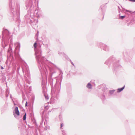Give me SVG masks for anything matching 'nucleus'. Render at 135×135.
Segmentation results:
<instances>
[{
  "mask_svg": "<svg viewBox=\"0 0 135 135\" xmlns=\"http://www.w3.org/2000/svg\"><path fill=\"white\" fill-rule=\"evenodd\" d=\"M22 69L23 71V73L24 72H25L26 73H27L26 72H27V73H28V66H26V69H25V68L24 67H22Z\"/></svg>",
  "mask_w": 135,
  "mask_h": 135,
  "instance_id": "423d86ee",
  "label": "nucleus"
},
{
  "mask_svg": "<svg viewBox=\"0 0 135 135\" xmlns=\"http://www.w3.org/2000/svg\"><path fill=\"white\" fill-rule=\"evenodd\" d=\"M1 69H3V68L1 66Z\"/></svg>",
  "mask_w": 135,
  "mask_h": 135,
  "instance_id": "cd10ccee",
  "label": "nucleus"
},
{
  "mask_svg": "<svg viewBox=\"0 0 135 135\" xmlns=\"http://www.w3.org/2000/svg\"><path fill=\"white\" fill-rule=\"evenodd\" d=\"M3 42L5 44V45H6V40H2V42L3 43Z\"/></svg>",
  "mask_w": 135,
  "mask_h": 135,
  "instance_id": "aec40b11",
  "label": "nucleus"
},
{
  "mask_svg": "<svg viewBox=\"0 0 135 135\" xmlns=\"http://www.w3.org/2000/svg\"><path fill=\"white\" fill-rule=\"evenodd\" d=\"M134 2H135V0H134Z\"/></svg>",
  "mask_w": 135,
  "mask_h": 135,
  "instance_id": "2f4dec72",
  "label": "nucleus"
},
{
  "mask_svg": "<svg viewBox=\"0 0 135 135\" xmlns=\"http://www.w3.org/2000/svg\"><path fill=\"white\" fill-rule=\"evenodd\" d=\"M60 117V116H59V118Z\"/></svg>",
  "mask_w": 135,
  "mask_h": 135,
  "instance_id": "7c9ffc66",
  "label": "nucleus"
},
{
  "mask_svg": "<svg viewBox=\"0 0 135 135\" xmlns=\"http://www.w3.org/2000/svg\"><path fill=\"white\" fill-rule=\"evenodd\" d=\"M125 87V86L124 85L121 88H118L117 89V92L118 93L120 92L121 91H122L124 89V88Z\"/></svg>",
  "mask_w": 135,
  "mask_h": 135,
  "instance_id": "6e6552de",
  "label": "nucleus"
},
{
  "mask_svg": "<svg viewBox=\"0 0 135 135\" xmlns=\"http://www.w3.org/2000/svg\"><path fill=\"white\" fill-rule=\"evenodd\" d=\"M109 60H107L105 62V64H108V63H109Z\"/></svg>",
  "mask_w": 135,
  "mask_h": 135,
  "instance_id": "dca6fc26",
  "label": "nucleus"
},
{
  "mask_svg": "<svg viewBox=\"0 0 135 135\" xmlns=\"http://www.w3.org/2000/svg\"><path fill=\"white\" fill-rule=\"evenodd\" d=\"M129 1L132 2H134V0H128Z\"/></svg>",
  "mask_w": 135,
  "mask_h": 135,
  "instance_id": "393cba45",
  "label": "nucleus"
},
{
  "mask_svg": "<svg viewBox=\"0 0 135 135\" xmlns=\"http://www.w3.org/2000/svg\"><path fill=\"white\" fill-rule=\"evenodd\" d=\"M27 102H26V104H25V106H27Z\"/></svg>",
  "mask_w": 135,
  "mask_h": 135,
  "instance_id": "b1692460",
  "label": "nucleus"
},
{
  "mask_svg": "<svg viewBox=\"0 0 135 135\" xmlns=\"http://www.w3.org/2000/svg\"><path fill=\"white\" fill-rule=\"evenodd\" d=\"M125 17V16H120L119 17V19H122L123 18H124Z\"/></svg>",
  "mask_w": 135,
  "mask_h": 135,
  "instance_id": "ddd939ff",
  "label": "nucleus"
},
{
  "mask_svg": "<svg viewBox=\"0 0 135 135\" xmlns=\"http://www.w3.org/2000/svg\"><path fill=\"white\" fill-rule=\"evenodd\" d=\"M134 12L135 13V11Z\"/></svg>",
  "mask_w": 135,
  "mask_h": 135,
  "instance_id": "72a5a7b5",
  "label": "nucleus"
},
{
  "mask_svg": "<svg viewBox=\"0 0 135 135\" xmlns=\"http://www.w3.org/2000/svg\"><path fill=\"white\" fill-rule=\"evenodd\" d=\"M125 11H126V12H130V13L131 12V11H130L128 10H125Z\"/></svg>",
  "mask_w": 135,
  "mask_h": 135,
  "instance_id": "4be33fe9",
  "label": "nucleus"
},
{
  "mask_svg": "<svg viewBox=\"0 0 135 135\" xmlns=\"http://www.w3.org/2000/svg\"><path fill=\"white\" fill-rule=\"evenodd\" d=\"M15 45L16 46V49L19 50L20 46V44L18 43H16L15 44Z\"/></svg>",
  "mask_w": 135,
  "mask_h": 135,
  "instance_id": "0eeeda50",
  "label": "nucleus"
},
{
  "mask_svg": "<svg viewBox=\"0 0 135 135\" xmlns=\"http://www.w3.org/2000/svg\"><path fill=\"white\" fill-rule=\"evenodd\" d=\"M58 54L59 55L61 56H66L65 55L64 53L62 52H60V51H59V52Z\"/></svg>",
  "mask_w": 135,
  "mask_h": 135,
  "instance_id": "9d476101",
  "label": "nucleus"
},
{
  "mask_svg": "<svg viewBox=\"0 0 135 135\" xmlns=\"http://www.w3.org/2000/svg\"><path fill=\"white\" fill-rule=\"evenodd\" d=\"M115 90H109V93L111 94H112L113 93H114V92L115 91Z\"/></svg>",
  "mask_w": 135,
  "mask_h": 135,
  "instance_id": "f8f14e48",
  "label": "nucleus"
},
{
  "mask_svg": "<svg viewBox=\"0 0 135 135\" xmlns=\"http://www.w3.org/2000/svg\"><path fill=\"white\" fill-rule=\"evenodd\" d=\"M105 97L103 95L102 96V97H101V98L103 100H104L105 99Z\"/></svg>",
  "mask_w": 135,
  "mask_h": 135,
  "instance_id": "6ab92c4d",
  "label": "nucleus"
},
{
  "mask_svg": "<svg viewBox=\"0 0 135 135\" xmlns=\"http://www.w3.org/2000/svg\"><path fill=\"white\" fill-rule=\"evenodd\" d=\"M33 46L35 52L36 59L39 65L38 66L41 72V71L42 64V58L41 52H40L39 50L41 47V45L38 43H35L34 44Z\"/></svg>",
  "mask_w": 135,
  "mask_h": 135,
  "instance_id": "f257e3e1",
  "label": "nucleus"
},
{
  "mask_svg": "<svg viewBox=\"0 0 135 135\" xmlns=\"http://www.w3.org/2000/svg\"><path fill=\"white\" fill-rule=\"evenodd\" d=\"M26 113H25V115H24L23 118V120H25L26 119Z\"/></svg>",
  "mask_w": 135,
  "mask_h": 135,
  "instance_id": "4468645a",
  "label": "nucleus"
},
{
  "mask_svg": "<svg viewBox=\"0 0 135 135\" xmlns=\"http://www.w3.org/2000/svg\"><path fill=\"white\" fill-rule=\"evenodd\" d=\"M60 76V78L57 77L56 80V83L55 85V91L54 89L52 88L51 94V97L50 99V103H55L56 100L57 99V97L55 98V97L57 95L58 92V90L56 89V86H57L58 84H61V81L62 79V75L61 74Z\"/></svg>",
  "mask_w": 135,
  "mask_h": 135,
  "instance_id": "f03ea898",
  "label": "nucleus"
},
{
  "mask_svg": "<svg viewBox=\"0 0 135 135\" xmlns=\"http://www.w3.org/2000/svg\"><path fill=\"white\" fill-rule=\"evenodd\" d=\"M62 134L63 135H67L66 133V132L64 131H62Z\"/></svg>",
  "mask_w": 135,
  "mask_h": 135,
  "instance_id": "2eb2a0df",
  "label": "nucleus"
},
{
  "mask_svg": "<svg viewBox=\"0 0 135 135\" xmlns=\"http://www.w3.org/2000/svg\"><path fill=\"white\" fill-rule=\"evenodd\" d=\"M104 90H103V91H104Z\"/></svg>",
  "mask_w": 135,
  "mask_h": 135,
  "instance_id": "473e14b6",
  "label": "nucleus"
},
{
  "mask_svg": "<svg viewBox=\"0 0 135 135\" xmlns=\"http://www.w3.org/2000/svg\"><path fill=\"white\" fill-rule=\"evenodd\" d=\"M50 129V127L49 126H47L46 128H44L45 130H46Z\"/></svg>",
  "mask_w": 135,
  "mask_h": 135,
  "instance_id": "f3484780",
  "label": "nucleus"
},
{
  "mask_svg": "<svg viewBox=\"0 0 135 135\" xmlns=\"http://www.w3.org/2000/svg\"><path fill=\"white\" fill-rule=\"evenodd\" d=\"M70 61H71V63L72 64V65H73L74 66V64L73 63V62L71 61V60H70Z\"/></svg>",
  "mask_w": 135,
  "mask_h": 135,
  "instance_id": "a878e982",
  "label": "nucleus"
},
{
  "mask_svg": "<svg viewBox=\"0 0 135 135\" xmlns=\"http://www.w3.org/2000/svg\"><path fill=\"white\" fill-rule=\"evenodd\" d=\"M87 87L89 89L91 88V85L90 83H89L87 85Z\"/></svg>",
  "mask_w": 135,
  "mask_h": 135,
  "instance_id": "9b49d317",
  "label": "nucleus"
},
{
  "mask_svg": "<svg viewBox=\"0 0 135 135\" xmlns=\"http://www.w3.org/2000/svg\"><path fill=\"white\" fill-rule=\"evenodd\" d=\"M64 124L63 123H61V128L63 126Z\"/></svg>",
  "mask_w": 135,
  "mask_h": 135,
  "instance_id": "412c9836",
  "label": "nucleus"
},
{
  "mask_svg": "<svg viewBox=\"0 0 135 135\" xmlns=\"http://www.w3.org/2000/svg\"><path fill=\"white\" fill-rule=\"evenodd\" d=\"M38 31L37 32V33L36 34V36H37V37L38 36Z\"/></svg>",
  "mask_w": 135,
  "mask_h": 135,
  "instance_id": "5701e85b",
  "label": "nucleus"
},
{
  "mask_svg": "<svg viewBox=\"0 0 135 135\" xmlns=\"http://www.w3.org/2000/svg\"><path fill=\"white\" fill-rule=\"evenodd\" d=\"M47 92V89L45 88L44 89V88H43V93H44V99L46 101L49 100V96Z\"/></svg>",
  "mask_w": 135,
  "mask_h": 135,
  "instance_id": "7ed1b4c3",
  "label": "nucleus"
},
{
  "mask_svg": "<svg viewBox=\"0 0 135 135\" xmlns=\"http://www.w3.org/2000/svg\"><path fill=\"white\" fill-rule=\"evenodd\" d=\"M45 74H46L47 73V71H45Z\"/></svg>",
  "mask_w": 135,
  "mask_h": 135,
  "instance_id": "bb28decb",
  "label": "nucleus"
},
{
  "mask_svg": "<svg viewBox=\"0 0 135 135\" xmlns=\"http://www.w3.org/2000/svg\"><path fill=\"white\" fill-rule=\"evenodd\" d=\"M15 113L18 116H19L20 115V112L19 111L18 107H16L15 109Z\"/></svg>",
  "mask_w": 135,
  "mask_h": 135,
  "instance_id": "39448f33",
  "label": "nucleus"
},
{
  "mask_svg": "<svg viewBox=\"0 0 135 135\" xmlns=\"http://www.w3.org/2000/svg\"><path fill=\"white\" fill-rule=\"evenodd\" d=\"M45 108L46 110H47L49 108V107L48 105H46L45 106Z\"/></svg>",
  "mask_w": 135,
  "mask_h": 135,
  "instance_id": "a211bd4d",
  "label": "nucleus"
},
{
  "mask_svg": "<svg viewBox=\"0 0 135 135\" xmlns=\"http://www.w3.org/2000/svg\"><path fill=\"white\" fill-rule=\"evenodd\" d=\"M42 59H43V58Z\"/></svg>",
  "mask_w": 135,
  "mask_h": 135,
  "instance_id": "c756f323",
  "label": "nucleus"
},
{
  "mask_svg": "<svg viewBox=\"0 0 135 135\" xmlns=\"http://www.w3.org/2000/svg\"><path fill=\"white\" fill-rule=\"evenodd\" d=\"M107 88H105L104 89V90H107Z\"/></svg>",
  "mask_w": 135,
  "mask_h": 135,
  "instance_id": "c85d7f7f",
  "label": "nucleus"
},
{
  "mask_svg": "<svg viewBox=\"0 0 135 135\" xmlns=\"http://www.w3.org/2000/svg\"><path fill=\"white\" fill-rule=\"evenodd\" d=\"M6 34V35H9V31L7 30H6L3 31V34Z\"/></svg>",
  "mask_w": 135,
  "mask_h": 135,
  "instance_id": "1a4fd4ad",
  "label": "nucleus"
},
{
  "mask_svg": "<svg viewBox=\"0 0 135 135\" xmlns=\"http://www.w3.org/2000/svg\"><path fill=\"white\" fill-rule=\"evenodd\" d=\"M100 47H101V48H102V47H104L103 50H104L105 51H108L109 50V47H108L105 45V44L101 43L100 44Z\"/></svg>",
  "mask_w": 135,
  "mask_h": 135,
  "instance_id": "20e7f679",
  "label": "nucleus"
}]
</instances>
